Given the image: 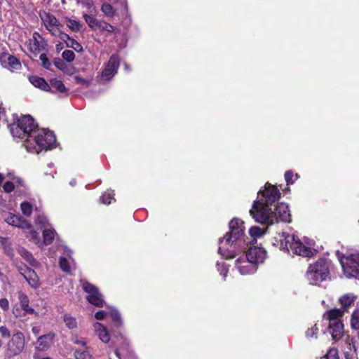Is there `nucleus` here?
Listing matches in <instances>:
<instances>
[{"mask_svg":"<svg viewBox=\"0 0 359 359\" xmlns=\"http://www.w3.org/2000/svg\"><path fill=\"white\" fill-rule=\"evenodd\" d=\"M29 80L34 86L44 91H49L50 89L49 84L43 78L32 76L29 78Z\"/></svg>","mask_w":359,"mask_h":359,"instance_id":"nucleus-27","label":"nucleus"},{"mask_svg":"<svg viewBox=\"0 0 359 359\" xmlns=\"http://www.w3.org/2000/svg\"><path fill=\"white\" fill-rule=\"evenodd\" d=\"M114 26L104 20H101L97 26L98 31L106 32L109 34L114 32Z\"/></svg>","mask_w":359,"mask_h":359,"instance_id":"nucleus-37","label":"nucleus"},{"mask_svg":"<svg viewBox=\"0 0 359 359\" xmlns=\"http://www.w3.org/2000/svg\"><path fill=\"white\" fill-rule=\"evenodd\" d=\"M56 236V232L53 229H46L43 231V245H50L53 243Z\"/></svg>","mask_w":359,"mask_h":359,"instance_id":"nucleus-31","label":"nucleus"},{"mask_svg":"<svg viewBox=\"0 0 359 359\" xmlns=\"http://www.w3.org/2000/svg\"><path fill=\"white\" fill-rule=\"evenodd\" d=\"M114 191H108L102 195L100 201L104 204H110L111 201H114Z\"/></svg>","mask_w":359,"mask_h":359,"instance_id":"nucleus-43","label":"nucleus"},{"mask_svg":"<svg viewBox=\"0 0 359 359\" xmlns=\"http://www.w3.org/2000/svg\"><path fill=\"white\" fill-rule=\"evenodd\" d=\"M293 172L291 170H287L285 173V180L287 182V184H292L294 181L292 180Z\"/></svg>","mask_w":359,"mask_h":359,"instance_id":"nucleus-53","label":"nucleus"},{"mask_svg":"<svg viewBox=\"0 0 359 359\" xmlns=\"http://www.w3.org/2000/svg\"><path fill=\"white\" fill-rule=\"evenodd\" d=\"M331 263L326 259H319L310 264L306 273V278L310 284L319 285L330 278Z\"/></svg>","mask_w":359,"mask_h":359,"instance_id":"nucleus-5","label":"nucleus"},{"mask_svg":"<svg viewBox=\"0 0 359 359\" xmlns=\"http://www.w3.org/2000/svg\"><path fill=\"white\" fill-rule=\"evenodd\" d=\"M318 325L315 324L311 327L308 328L306 332V337L307 339H316L318 332Z\"/></svg>","mask_w":359,"mask_h":359,"instance_id":"nucleus-41","label":"nucleus"},{"mask_svg":"<svg viewBox=\"0 0 359 359\" xmlns=\"http://www.w3.org/2000/svg\"><path fill=\"white\" fill-rule=\"evenodd\" d=\"M326 359H339L338 351L336 348H330L325 355Z\"/></svg>","mask_w":359,"mask_h":359,"instance_id":"nucleus-51","label":"nucleus"},{"mask_svg":"<svg viewBox=\"0 0 359 359\" xmlns=\"http://www.w3.org/2000/svg\"><path fill=\"white\" fill-rule=\"evenodd\" d=\"M32 330L35 335H37L39 334L40 328L39 327L34 326L32 327Z\"/></svg>","mask_w":359,"mask_h":359,"instance_id":"nucleus-58","label":"nucleus"},{"mask_svg":"<svg viewBox=\"0 0 359 359\" xmlns=\"http://www.w3.org/2000/svg\"><path fill=\"white\" fill-rule=\"evenodd\" d=\"M340 263L347 277L359 279V253L341 258Z\"/></svg>","mask_w":359,"mask_h":359,"instance_id":"nucleus-8","label":"nucleus"},{"mask_svg":"<svg viewBox=\"0 0 359 359\" xmlns=\"http://www.w3.org/2000/svg\"><path fill=\"white\" fill-rule=\"evenodd\" d=\"M25 337L24 334L18 332L13 334L6 345L5 354L11 358L15 355H19L22 352L25 347Z\"/></svg>","mask_w":359,"mask_h":359,"instance_id":"nucleus-10","label":"nucleus"},{"mask_svg":"<svg viewBox=\"0 0 359 359\" xmlns=\"http://www.w3.org/2000/svg\"><path fill=\"white\" fill-rule=\"evenodd\" d=\"M217 270L220 273V274L222 276H223L224 278H225L226 276V274H227V272H228V269L226 266V265L224 264V262H217Z\"/></svg>","mask_w":359,"mask_h":359,"instance_id":"nucleus-49","label":"nucleus"},{"mask_svg":"<svg viewBox=\"0 0 359 359\" xmlns=\"http://www.w3.org/2000/svg\"><path fill=\"white\" fill-rule=\"evenodd\" d=\"M101 11L107 18H113L116 13L115 9L110 4L104 3L101 6Z\"/></svg>","mask_w":359,"mask_h":359,"instance_id":"nucleus-35","label":"nucleus"},{"mask_svg":"<svg viewBox=\"0 0 359 359\" xmlns=\"http://www.w3.org/2000/svg\"><path fill=\"white\" fill-rule=\"evenodd\" d=\"M68 40L69 41V43H67V46H69V47L74 48L76 51H78V52H79L82 50V46L76 41H75L74 39H70L69 36Z\"/></svg>","mask_w":359,"mask_h":359,"instance_id":"nucleus-48","label":"nucleus"},{"mask_svg":"<svg viewBox=\"0 0 359 359\" xmlns=\"http://www.w3.org/2000/svg\"><path fill=\"white\" fill-rule=\"evenodd\" d=\"M35 223L36 224H41L43 226H45L48 224V219L43 215H39L35 219Z\"/></svg>","mask_w":359,"mask_h":359,"instance_id":"nucleus-52","label":"nucleus"},{"mask_svg":"<svg viewBox=\"0 0 359 359\" xmlns=\"http://www.w3.org/2000/svg\"><path fill=\"white\" fill-rule=\"evenodd\" d=\"M110 359H129L130 351L129 344L126 339L120 336L116 339V345L112 351L109 352Z\"/></svg>","mask_w":359,"mask_h":359,"instance_id":"nucleus-12","label":"nucleus"},{"mask_svg":"<svg viewBox=\"0 0 359 359\" xmlns=\"http://www.w3.org/2000/svg\"><path fill=\"white\" fill-rule=\"evenodd\" d=\"M52 88L55 89L56 91L60 93H65L67 90L64 83L57 79H53L50 80V86Z\"/></svg>","mask_w":359,"mask_h":359,"instance_id":"nucleus-36","label":"nucleus"},{"mask_svg":"<svg viewBox=\"0 0 359 359\" xmlns=\"http://www.w3.org/2000/svg\"><path fill=\"white\" fill-rule=\"evenodd\" d=\"M73 341L74 344L79 345L81 346L80 348H88L87 346H86V341L83 339H79L78 337H75L74 339H73Z\"/></svg>","mask_w":359,"mask_h":359,"instance_id":"nucleus-55","label":"nucleus"},{"mask_svg":"<svg viewBox=\"0 0 359 359\" xmlns=\"http://www.w3.org/2000/svg\"><path fill=\"white\" fill-rule=\"evenodd\" d=\"M264 231L258 227V226H252L249 230V233L252 238L256 239L257 238H260L264 234Z\"/></svg>","mask_w":359,"mask_h":359,"instance_id":"nucleus-40","label":"nucleus"},{"mask_svg":"<svg viewBox=\"0 0 359 359\" xmlns=\"http://www.w3.org/2000/svg\"><path fill=\"white\" fill-rule=\"evenodd\" d=\"M344 312L340 309H333L327 311L323 317L329 321V332L334 341H338L344 335V325L341 318Z\"/></svg>","mask_w":359,"mask_h":359,"instance_id":"nucleus-7","label":"nucleus"},{"mask_svg":"<svg viewBox=\"0 0 359 359\" xmlns=\"http://www.w3.org/2000/svg\"><path fill=\"white\" fill-rule=\"evenodd\" d=\"M19 254L32 266H36V261L32 256V255L28 252L26 249L24 248H20L18 249Z\"/></svg>","mask_w":359,"mask_h":359,"instance_id":"nucleus-32","label":"nucleus"},{"mask_svg":"<svg viewBox=\"0 0 359 359\" xmlns=\"http://www.w3.org/2000/svg\"><path fill=\"white\" fill-rule=\"evenodd\" d=\"M20 306H15L13 309V313L16 318H23L27 314L38 315V313L29 305L28 296L22 291L18 292Z\"/></svg>","mask_w":359,"mask_h":359,"instance_id":"nucleus-9","label":"nucleus"},{"mask_svg":"<svg viewBox=\"0 0 359 359\" xmlns=\"http://www.w3.org/2000/svg\"><path fill=\"white\" fill-rule=\"evenodd\" d=\"M4 67L10 68L12 71L18 70L21 68V63L15 57L7 53L4 59L0 61Z\"/></svg>","mask_w":359,"mask_h":359,"instance_id":"nucleus-23","label":"nucleus"},{"mask_svg":"<svg viewBox=\"0 0 359 359\" xmlns=\"http://www.w3.org/2000/svg\"><path fill=\"white\" fill-rule=\"evenodd\" d=\"M245 255L257 266L266 258V251L260 246H250Z\"/></svg>","mask_w":359,"mask_h":359,"instance_id":"nucleus-16","label":"nucleus"},{"mask_svg":"<svg viewBox=\"0 0 359 359\" xmlns=\"http://www.w3.org/2000/svg\"><path fill=\"white\" fill-rule=\"evenodd\" d=\"M343 351L346 359H357L358 340L350 335L346 336Z\"/></svg>","mask_w":359,"mask_h":359,"instance_id":"nucleus-17","label":"nucleus"},{"mask_svg":"<svg viewBox=\"0 0 359 359\" xmlns=\"http://www.w3.org/2000/svg\"><path fill=\"white\" fill-rule=\"evenodd\" d=\"M56 142L54 134L46 129H36L29 139L25 141L24 146L29 152L39 153L44 149L47 150L55 147Z\"/></svg>","mask_w":359,"mask_h":359,"instance_id":"nucleus-4","label":"nucleus"},{"mask_svg":"<svg viewBox=\"0 0 359 359\" xmlns=\"http://www.w3.org/2000/svg\"><path fill=\"white\" fill-rule=\"evenodd\" d=\"M23 231L25 233V236L29 239V241L34 243L39 247L42 246V242L40 239V236L38 232L34 230L31 225L29 229H26Z\"/></svg>","mask_w":359,"mask_h":359,"instance_id":"nucleus-29","label":"nucleus"},{"mask_svg":"<svg viewBox=\"0 0 359 359\" xmlns=\"http://www.w3.org/2000/svg\"><path fill=\"white\" fill-rule=\"evenodd\" d=\"M20 126L23 127L29 134H34L36 130L34 119L29 115L23 116L18 120Z\"/></svg>","mask_w":359,"mask_h":359,"instance_id":"nucleus-25","label":"nucleus"},{"mask_svg":"<svg viewBox=\"0 0 359 359\" xmlns=\"http://www.w3.org/2000/svg\"><path fill=\"white\" fill-rule=\"evenodd\" d=\"M20 209H21L22 214L28 217V216L31 215V214L32 212L33 207L31 203L25 201V202H23L21 203Z\"/></svg>","mask_w":359,"mask_h":359,"instance_id":"nucleus-42","label":"nucleus"},{"mask_svg":"<svg viewBox=\"0 0 359 359\" xmlns=\"http://www.w3.org/2000/svg\"><path fill=\"white\" fill-rule=\"evenodd\" d=\"M41 359H51L50 358H48V357H46V358H43Z\"/></svg>","mask_w":359,"mask_h":359,"instance_id":"nucleus-61","label":"nucleus"},{"mask_svg":"<svg viewBox=\"0 0 359 359\" xmlns=\"http://www.w3.org/2000/svg\"><path fill=\"white\" fill-rule=\"evenodd\" d=\"M7 54L4 43L0 41V61L4 59V56Z\"/></svg>","mask_w":359,"mask_h":359,"instance_id":"nucleus-57","label":"nucleus"},{"mask_svg":"<svg viewBox=\"0 0 359 359\" xmlns=\"http://www.w3.org/2000/svg\"><path fill=\"white\" fill-rule=\"evenodd\" d=\"M74 81L76 83L88 87L90 84V81L81 77V76L76 75L74 76Z\"/></svg>","mask_w":359,"mask_h":359,"instance_id":"nucleus-47","label":"nucleus"},{"mask_svg":"<svg viewBox=\"0 0 359 359\" xmlns=\"http://www.w3.org/2000/svg\"><path fill=\"white\" fill-rule=\"evenodd\" d=\"M259 194L262 198L254 201L250 210V215L257 222L273 224L278 221H290V211L286 203L278 204L275 211H272L271 206L280 197V192L276 187L266 183L264 189L259 191Z\"/></svg>","mask_w":359,"mask_h":359,"instance_id":"nucleus-1","label":"nucleus"},{"mask_svg":"<svg viewBox=\"0 0 359 359\" xmlns=\"http://www.w3.org/2000/svg\"><path fill=\"white\" fill-rule=\"evenodd\" d=\"M351 326L354 330H359V309H355L352 313Z\"/></svg>","mask_w":359,"mask_h":359,"instance_id":"nucleus-39","label":"nucleus"},{"mask_svg":"<svg viewBox=\"0 0 359 359\" xmlns=\"http://www.w3.org/2000/svg\"><path fill=\"white\" fill-rule=\"evenodd\" d=\"M93 330L95 334L103 343H109L110 341V336L107 328L100 323H95L93 325Z\"/></svg>","mask_w":359,"mask_h":359,"instance_id":"nucleus-21","label":"nucleus"},{"mask_svg":"<svg viewBox=\"0 0 359 359\" xmlns=\"http://www.w3.org/2000/svg\"><path fill=\"white\" fill-rule=\"evenodd\" d=\"M0 334L4 338H8L11 336V332L6 326L0 327Z\"/></svg>","mask_w":359,"mask_h":359,"instance_id":"nucleus-54","label":"nucleus"},{"mask_svg":"<svg viewBox=\"0 0 359 359\" xmlns=\"http://www.w3.org/2000/svg\"><path fill=\"white\" fill-rule=\"evenodd\" d=\"M54 334L49 333L39 337L36 343V348L39 351L48 349L53 344Z\"/></svg>","mask_w":359,"mask_h":359,"instance_id":"nucleus-24","label":"nucleus"},{"mask_svg":"<svg viewBox=\"0 0 359 359\" xmlns=\"http://www.w3.org/2000/svg\"><path fill=\"white\" fill-rule=\"evenodd\" d=\"M229 232L219 240L218 252L226 259H232L235 257L233 245L244 233V223L240 219L233 218L229 222Z\"/></svg>","mask_w":359,"mask_h":359,"instance_id":"nucleus-2","label":"nucleus"},{"mask_svg":"<svg viewBox=\"0 0 359 359\" xmlns=\"http://www.w3.org/2000/svg\"><path fill=\"white\" fill-rule=\"evenodd\" d=\"M66 25L73 32H79L81 28V24L79 22L70 18L66 19Z\"/></svg>","mask_w":359,"mask_h":359,"instance_id":"nucleus-38","label":"nucleus"},{"mask_svg":"<svg viewBox=\"0 0 359 359\" xmlns=\"http://www.w3.org/2000/svg\"><path fill=\"white\" fill-rule=\"evenodd\" d=\"M10 130L12 134V135L14 137L18 138H26L29 139L30 135H32V134H29L26 129H25L23 127L20 126L19 122L14 123L13 124L10 125Z\"/></svg>","mask_w":359,"mask_h":359,"instance_id":"nucleus-22","label":"nucleus"},{"mask_svg":"<svg viewBox=\"0 0 359 359\" xmlns=\"http://www.w3.org/2000/svg\"><path fill=\"white\" fill-rule=\"evenodd\" d=\"M64 321L67 327H68L69 329L75 328L77 325L76 318L67 314L65 315Z\"/></svg>","mask_w":359,"mask_h":359,"instance_id":"nucleus-44","label":"nucleus"},{"mask_svg":"<svg viewBox=\"0 0 359 359\" xmlns=\"http://www.w3.org/2000/svg\"><path fill=\"white\" fill-rule=\"evenodd\" d=\"M355 299L356 297L353 294H346L341 296L339 298V303L341 305L343 309L341 310L344 313L346 309H348L353 304Z\"/></svg>","mask_w":359,"mask_h":359,"instance_id":"nucleus-28","label":"nucleus"},{"mask_svg":"<svg viewBox=\"0 0 359 359\" xmlns=\"http://www.w3.org/2000/svg\"><path fill=\"white\" fill-rule=\"evenodd\" d=\"M18 270L32 287L36 289L40 286L39 278L34 270L25 266H18Z\"/></svg>","mask_w":359,"mask_h":359,"instance_id":"nucleus-18","label":"nucleus"},{"mask_svg":"<svg viewBox=\"0 0 359 359\" xmlns=\"http://www.w3.org/2000/svg\"><path fill=\"white\" fill-rule=\"evenodd\" d=\"M45 42L41 36L36 32H34L32 39L29 40V49L31 52L38 53L45 47Z\"/></svg>","mask_w":359,"mask_h":359,"instance_id":"nucleus-20","label":"nucleus"},{"mask_svg":"<svg viewBox=\"0 0 359 359\" xmlns=\"http://www.w3.org/2000/svg\"><path fill=\"white\" fill-rule=\"evenodd\" d=\"M13 182L7 181L3 185V189L6 193H11L13 191L15 184L21 187L25 186V182L23 180L19 177H13Z\"/></svg>","mask_w":359,"mask_h":359,"instance_id":"nucleus-26","label":"nucleus"},{"mask_svg":"<svg viewBox=\"0 0 359 359\" xmlns=\"http://www.w3.org/2000/svg\"><path fill=\"white\" fill-rule=\"evenodd\" d=\"M65 250V253L67 254V255L69 257V259H71L70 257V254L72 253L71 250L69 249H68L67 248H65L64 249Z\"/></svg>","mask_w":359,"mask_h":359,"instance_id":"nucleus-59","label":"nucleus"},{"mask_svg":"<svg viewBox=\"0 0 359 359\" xmlns=\"http://www.w3.org/2000/svg\"><path fill=\"white\" fill-rule=\"evenodd\" d=\"M81 5L86 9V13H83V14L91 15L97 13V10L93 1H83L81 2Z\"/></svg>","mask_w":359,"mask_h":359,"instance_id":"nucleus-33","label":"nucleus"},{"mask_svg":"<svg viewBox=\"0 0 359 359\" xmlns=\"http://www.w3.org/2000/svg\"><path fill=\"white\" fill-rule=\"evenodd\" d=\"M40 60L41 62V65L42 66L46 68V69H49L50 65H51V63L49 61L47 55L44 53L41 54L40 55Z\"/></svg>","mask_w":359,"mask_h":359,"instance_id":"nucleus-50","label":"nucleus"},{"mask_svg":"<svg viewBox=\"0 0 359 359\" xmlns=\"http://www.w3.org/2000/svg\"><path fill=\"white\" fill-rule=\"evenodd\" d=\"M82 287L83 290L88 293L86 299L90 304L97 307L103 306L104 301L102 294H100L97 287L88 281H83Z\"/></svg>","mask_w":359,"mask_h":359,"instance_id":"nucleus-13","label":"nucleus"},{"mask_svg":"<svg viewBox=\"0 0 359 359\" xmlns=\"http://www.w3.org/2000/svg\"><path fill=\"white\" fill-rule=\"evenodd\" d=\"M0 308L4 311H8L9 309V302L6 298L0 299Z\"/></svg>","mask_w":359,"mask_h":359,"instance_id":"nucleus-56","label":"nucleus"},{"mask_svg":"<svg viewBox=\"0 0 359 359\" xmlns=\"http://www.w3.org/2000/svg\"><path fill=\"white\" fill-rule=\"evenodd\" d=\"M39 17L43 25L52 36L67 42L69 35L63 31V24L53 14L43 11L39 13Z\"/></svg>","mask_w":359,"mask_h":359,"instance_id":"nucleus-6","label":"nucleus"},{"mask_svg":"<svg viewBox=\"0 0 359 359\" xmlns=\"http://www.w3.org/2000/svg\"><path fill=\"white\" fill-rule=\"evenodd\" d=\"M89 348H76L74 351L76 359H92V355L89 352Z\"/></svg>","mask_w":359,"mask_h":359,"instance_id":"nucleus-34","label":"nucleus"},{"mask_svg":"<svg viewBox=\"0 0 359 359\" xmlns=\"http://www.w3.org/2000/svg\"><path fill=\"white\" fill-rule=\"evenodd\" d=\"M119 67V58L118 55H113L104 65L100 76V81L105 83L111 81L116 74Z\"/></svg>","mask_w":359,"mask_h":359,"instance_id":"nucleus-11","label":"nucleus"},{"mask_svg":"<svg viewBox=\"0 0 359 359\" xmlns=\"http://www.w3.org/2000/svg\"><path fill=\"white\" fill-rule=\"evenodd\" d=\"M109 316L115 325L118 327L121 325V318L119 313L114 309H111L109 311H98L95 314V318L98 320H102L106 316Z\"/></svg>","mask_w":359,"mask_h":359,"instance_id":"nucleus-19","label":"nucleus"},{"mask_svg":"<svg viewBox=\"0 0 359 359\" xmlns=\"http://www.w3.org/2000/svg\"><path fill=\"white\" fill-rule=\"evenodd\" d=\"M97 14H83V17L87 25L94 31H97V26L101 21L95 18Z\"/></svg>","mask_w":359,"mask_h":359,"instance_id":"nucleus-30","label":"nucleus"},{"mask_svg":"<svg viewBox=\"0 0 359 359\" xmlns=\"http://www.w3.org/2000/svg\"><path fill=\"white\" fill-rule=\"evenodd\" d=\"M62 57L67 62H72L75 58V54L71 50H65L62 52Z\"/></svg>","mask_w":359,"mask_h":359,"instance_id":"nucleus-46","label":"nucleus"},{"mask_svg":"<svg viewBox=\"0 0 359 359\" xmlns=\"http://www.w3.org/2000/svg\"><path fill=\"white\" fill-rule=\"evenodd\" d=\"M2 218L8 224L21 229L23 231L30 229V224L20 215L12 212H4L2 213Z\"/></svg>","mask_w":359,"mask_h":359,"instance_id":"nucleus-15","label":"nucleus"},{"mask_svg":"<svg viewBox=\"0 0 359 359\" xmlns=\"http://www.w3.org/2000/svg\"><path fill=\"white\" fill-rule=\"evenodd\" d=\"M75 183H76L75 180H72V181L70 182V184L72 186H74L75 184Z\"/></svg>","mask_w":359,"mask_h":359,"instance_id":"nucleus-60","label":"nucleus"},{"mask_svg":"<svg viewBox=\"0 0 359 359\" xmlns=\"http://www.w3.org/2000/svg\"><path fill=\"white\" fill-rule=\"evenodd\" d=\"M313 241L306 238L300 240L295 235L283 233L280 238V248L293 254L311 257L313 255Z\"/></svg>","mask_w":359,"mask_h":359,"instance_id":"nucleus-3","label":"nucleus"},{"mask_svg":"<svg viewBox=\"0 0 359 359\" xmlns=\"http://www.w3.org/2000/svg\"><path fill=\"white\" fill-rule=\"evenodd\" d=\"M125 68H126V69H128V65H125Z\"/></svg>","mask_w":359,"mask_h":359,"instance_id":"nucleus-62","label":"nucleus"},{"mask_svg":"<svg viewBox=\"0 0 359 359\" xmlns=\"http://www.w3.org/2000/svg\"><path fill=\"white\" fill-rule=\"evenodd\" d=\"M59 264H60V267L61 268V269L63 271H65V272L70 271L71 267H70L69 260H68L67 258L61 257L60 259Z\"/></svg>","mask_w":359,"mask_h":359,"instance_id":"nucleus-45","label":"nucleus"},{"mask_svg":"<svg viewBox=\"0 0 359 359\" xmlns=\"http://www.w3.org/2000/svg\"><path fill=\"white\" fill-rule=\"evenodd\" d=\"M235 267L241 275L254 273L257 269V266L245 255L236 260Z\"/></svg>","mask_w":359,"mask_h":359,"instance_id":"nucleus-14","label":"nucleus"}]
</instances>
